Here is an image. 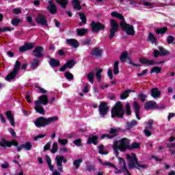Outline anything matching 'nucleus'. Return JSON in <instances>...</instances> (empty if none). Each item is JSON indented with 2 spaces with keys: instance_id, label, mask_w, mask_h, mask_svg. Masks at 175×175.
I'll return each mask as SVG.
<instances>
[{
  "instance_id": "obj_7",
  "label": "nucleus",
  "mask_w": 175,
  "mask_h": 175,
  "mask_svg": "<svg viewBox=\"0 0 175 175\" xmlns=\"http://www.w3.org/2000/svg\"><path fill=\"white\" fill-rule=\"evenodd\" d=\"M90 27L92 28V32L94 33H98L100 31H105L106 25L102 24L100 22H95L94 21L90 23Z\"/></svg>"
},
{
  "instance_id": "obj_15",
  "label": "nucleus",
  "mask_w": 175,
  "mask_h": 175,
  "mask_svg": "<svg viewBox=\"0 0 175 175\" xmlns=\"http://www.w3.org/2000/svg\"><path fill=\"white\" fill-rule=\"evenodd\" d=\"M34 103L43 105L44 106H47L49 105V96L41 95L38 97V100H36Z\"/></svg>"
},
{
  "instance_id": "obj_50",
  "label": "nucleus",
  "mask_w": 175,
  "mask_h": 175,
  "mask_svg": "<svg viewBox=\"0 0 175 175\" xmlns=\"http://www.w3.org/2000/svg\"><path fill=\"white\" fill-rule=\"evenodd\" d=\"M167 146L170 148V151H171V154H172V155H175V144H169Z\"/></svg>"
},
{
  "instance_id": "obj_56",
  "label": "nucleus",
  "mask_w": 175,
  "mask_h": 175,
  "mask_svg": "<svg viewBox=\"0 0 175 175\" xmlns=\"http://www.w3.org/2000/svg\"><path fill=\"white\" fill-rule=\"evenodd\" d=\"M5 116L8 120H12V118H14V115L12 113V111H7L5 112Z\"/></svg>"
},
{
  "instance_id": "obj_33",
  "label": "nucleus",
  "mask_w": 175,
  "mask_h": 175,
  "mask_svg": "<svg viewBox=\"0 0 175 175\" xmlns=\"http://www.w3.org/2000/svg\"><path fill=\"white\" fill-rule=\"evenodd\" d=\"M167 31H169V29L167 27H163L162 28L155 29V32L157 35H165V33L167 32Z\"/></svg>"
},
{
  "instance_id": "obj_8",
  "label": "nucleus",
  "mask_w": 175,
  "mask_h": 175,
  "mask_svg": "<svg viewBox=\"0 0 175 175\" xmlns=\"http://www.w3.org/2000/svg\"><path fill=\"white\" fill-rule=\"evenodd\" d=\"M44 48L42 46H37L32 51L31 55L34 58H43L44 57Z\"/></svg>"
},
{
  "instance_id": "obj_63",
  "label": "nucleus",
  "mask_w": 175,
  "mask_h": 175,
  "mask_svg": "<svg viewBox=\"0 0 175 175\" xmlns=\"http://www.w3.org/2000/svg\"><path fill=\"white\" fill-rule=\"evenodd\" d=\"M138 98H139L141 102H146V98H147V95L144 94H139L138 95Z\"/></svg>"
},
{
  "instance_id": "obj_26",
  "label": "nucleus",
  "mask_w": 175,
  "mask_h": 175,
  "mask_svg": "<svg viewBox=\"0 0 175 175\" xmlns=\"http://www.w3.org/2000/svg\"><path fill=\"white\" fill-rule=\"evenodd\" d=\"M17 75H18V72L17 71H15L14 70H13L10 73H9L5 77V80H6V81H10V80H13L14 79H15L16 76H17Z\"/></svg>"
},
{
  "instance_id": "obj_55",
  "label": "nucleus",
  "mask_w": 175,
  "mask_h": 175,
  "mask_svg": "<svg viewBox=\"0 0 175 175\" xmlns=\"http://www.w3.org/2000/svg\"><path fill=\"white\" fill-rule=\"evenodd\" d=\"M26 20H27V23H29V24H30V25H31V27L36 26V24H35L33 21L32 20V16H27L26 18Z\"/></svg>"
},
{
  "instance_id": "obj_46",
  "label": "nucleus",
  "mask_w": 175,
  "mask_h": 175,
  "mask_svg": "<svg viewBox=\"0 0 175 175\" xmlns=\"http://www.w3.org/2000/svg\"><path fill=\"white\" fill-rule=\"evenodd\" d=\"M118 129H113V128H111L110 129V131H109V133H110V136H112V139L113 137H116V136H118Z\"/></svg>"
},
{
  "instance_id": "obj_3",
  "label": "nucleus",
  "mask_w": 175,
  "mask_h": 175,
  "mask_svg": "<svg viewBox=\"0 0 175 175\" xmlns=\"http://www.w3.org/2000/svg\"><path fill=\"white\" fill-rule=\"evenodd\" d=\"M55 121H58V117L53 116L46 118L43 116H41L36 120V121L34 122V125H36L37 128H44V126L50 125L51 122H54Z\"/></svg>"
},
{
  "instance_id": "obj_40",
  "label": "nucleus",
  "mask_w": 175,
  "mask_h": 175,
  "mask_svg": "<svg viewBox=\"0 0 175 175\" xmlns=\"http://www.w3.org/2000/svg\"><path fill=\"white\" fill-rule=\"evenodd\" d=\"M140 148V144L137 142H133L129 148V151L131 150H137Z\"/></svg>"
},
{
  "instance_id": "obj_21",
  "label": "nucleus",
  "mask_w": 175,
  "mask_h": 175,
  "mask_svg": "<svg viewBox=\"0 0 175 175\" xmlns=\"http://www.w3.org/2000/svg\"><path fill=\"white\" fill-rule=\"evenodd\" d=\"M49 6L47 8V9L49 13H51V14H55V13H57V5L54 4V1L51 0L49 1Z\"/></svg>"
},
{
  "instance_id": "obj_35",
  "label": "nucleus",
  "mask_w": 175,
  "mask_h": 175,
  "mask_svg": "<svg viewBox=\"0 0 175 175\" xmlns=\"http://www.w3.org/2000/svg\"><path fill=\"white\" fill-rule=\"evenodd\" d=\"M121 146H119L118 142L116 141V142L113 144V151L116 154V157H118L120 155V152H118V150L121 151Z\"/></svg>"
},
{
  "instance_id": "obj_30",
  "label": "nucleus",
  "mask_w": 175,
  "mask_h": 175,
  "mask_svg": "<svg viewBox=\"0 0 175 175\" xmlns=\"http://www.w3.org/2000/svg\"><path fill=\"white\" fill-rule=\"evenodd\" d=\"M56 3L61 6L62 9H66V6L69 3L68 0H55Z\"/></svg>"
},
{
  "instance_id": "obj_58",
  "label": "nucleus",
  "mask_w": 175,
  "mask_h": 175,
  "mask_svg": "<svg viewBox=\"0 0 175 175\" xmlns=\"http://www.w3.org/2000/svg\"><path fill=\"white\" fill-rule=\"evenodd\" d=\"M68 141L66 139H61V138L58 139V143L61 144V146H66V144H68Z\"/></svg>"
},
{
  "instance_id": "obj_25",
  "label": "nucleus",
  "mask_w": 175,
  "mask_h": 175,
  "mask_svg": "<svg viewBox=\"0 0 175 175\" xmlns=\"http://www.w3.org/2000/svg\"><path fill=\"white\" fill-rule=\"evenodd\" d=\"M49 64L52 68H58L61 66V62L57 59L51 58Z\"/></svg>"
},
{
  "instance_id": "obj_38",
  "label": "nucleus",
  "mask_w": 175,
  "mask_h": 175,
  "mask_svg": "<svg viewBox=\"0 0 175 175\" xmlns=\"http://www.w3.org/2000/svg\"><path fill=\"white\" fill-rule=\"evenodd\" d=\"M118 65H120V62L116 60L113 64V75H117L120 73V69L118 68Z\"/></svg>"
},
{
  "instance_id": "obj_17",
  "label": "nucleus",
  "mask_w": 175,
  "mask_h": 175,
  "mask_svg": "<svg viewBox=\"0 0 175 175\" xmlns=\"http://www.w3.org/2000/svg\"><path fill=\"white\" fill-rule=\"evenodd\" d=\"M35 46L33 45V43L32 42H27L25 44V45L21 46L19 48V52L20 53H24L25 51H28V50H32Z\"/></svg>"
},
{
  "instance_id": "obj_52",
  "label": "nucleus",
  "mask_w": 175,
  "mask_h": 175,
  "mask_svg": "<svg viewBox=\"0 0 175 175\" xmlns=\"http://www.w3.org/2000/svg\"><path fill=\"white\" fill-rule=\"evenodd\" d=\"M64 77H66L67 79V80H69L70 81V80H73V79H74V76L70 72H65Z\"/></svg>"
},
{
  "instance_id": "obj_11",
  "label": "nucleus",
  "mask_w": 175,
  "mask_h": 175,
  "mask_svg": "<svg viewBox=\"0 0 175 175\" xmlns=\"http://www.w3.org/2000/svg\"><path fill=\"white\" fill-rule=\"evenodd\" d=\"M109 105L106 102H100V105H98V111L99 115L101 116V117H105L106 114H107L109 111Z\"/></svg>"
},
{
  "instance_id": "obj_18",
  "label": "nucleus",
  "mask_w": 175,
  "mask_h": 175,
  "mask_svg": "<svg viewBox=\"0 0 175 175\" xmlns=\"http://www.w3.org/2000/svg\"><path fill=\"white\" fill-rule=\"evenodd\" d=\"M98 140H99V137H98L97 135L89 136L87 141V144H88V146L91 144H94V146H98Z\"/></svg>"
},
{
  "instance_id": "obj_59",
  "label": "nucleus",
  "mask_w": 175,
  "mask_h": 175,
  "mask_svg": "<svg viewBox=\"0 0 175 175\" xmlns=\"http://www.w3.org/2000/svg\"><path fill=\"white\" fill-rule=\"evenodd\" d=\"M86 170H88V172H95V170H96L95 165H88L86 166Z\"/></svg>"
},
{
  "instance_id": "obj_37",
  "label": "nucleus",
  "mask_w": 175,
  "mask_h": 175,
  "mask_svg": "<svg viewBox=\"0 0 175 175\" xmlns=\"http://www.w3.org/2000/svg\"><path fill=\"white\" fill-rule=\"evenodd\" d=\"M137 125V120H133L131 122H129L126 123V129H132L134 126Z\"/></svg>"
},
{
  "instance_id": "obj_20",
  "label": "nucleus",
  "mask_w": 175,
  "mask_h": 175,
  "mask_svg": "<svg viewBox=\"0 0 175 175\" xmlns=\"http://www.w3.org/2000/svg\"><path fill=\"white\" fill-rule=\"evenodd\" d=\"M55 159L56 160L57 170H59V172H64V167L62 166V161H64V157L57 156L55 158Z\"/></svg>"
},
{
  "instance_id": "obj_1",
  "label": "nucleus",
  "mask_w": 175,
  "mask_h": 175,
  "mask_svg": "<svg viewBox=\"0 0 175 175\" xmlns=\"http://www.w3.org/2000/svg\"><path fill=\"white\" fill-rule=\"evenodd\" d=\"M12 146L16 147L18 152H21L22 150H25L26 151H31L32 149V144L29 142H26L25 144L21 145L18 144V142L13 139L11 141H6L5 138H1L0 141V147L3 148H10Z\"/></svg>"
},
{
  "instance_id": "obj_60",
  "label": "nucleus",
  "mask_w": 175,
  "mask_h": 175,
  "mask_svg": "<svg viewBox=\"0 0 175 175\" xmlns=\"http://www.w3.org/2000/svg\"><path fill=\"white\" fill-rule=\"evenodd\" d=\"M73 144L77 146V147H81V139H77L73 141Z\"/></svg>"
},
{
  "instance_id": "obj_19",
  "label": "nucleus",
  "mask_w": 175,
  "mask_h": 175,
  "mask_svg": "<svg viewBox=\"0 0 175 175\" xmlns=\"http://www.w3.org/2000/svg\"><path fill=\"white\" fill-rule=\"evenodd\" d=\"M66 42L68 46H71L74 49H77V47L80 46V42H79V41L75 38L67 39Z\"/></svg>"
},
{
  "instance_id": "obj_45",
  "label": "nucleus",
  "mask_w": 175,
  "mask_h": 175,
  "mask_svg": "<svg viewBox=\"0 0 175 175\" xmlns=\"http://www.w3.org/2000/svg\"><path fill=\"white\" fill-rule=\"evenodd\" d=\"M103 148H105L103 144H100L98 146V154H100L101 155H107V154H109V152H103Z\"/></svg>"
},
{
  "instance_id": "obj_31",
  "label": "nucleus",
  "mask_w": 175,
  "mask_h": 175,
  "mask_svg": "<svg viewBox=\"0 0 175 175\" xmlns=\"http://www.w3.org/2000/svg\"><path fill=\"white\" fill-rule=\"evenodd\" d=\"M76 32L78 36H84L88 32V29L85 28H78L76 29Z\"/></svg>"
},
{
  "instance_id": "obj_23",
  "label": "nucleus",
  "mask_w": 175,
  "mask_h": 175,
  "mask_svg": "<svg viewBox=\"0 0 175 175\" xmlns=\"http://www.w3.org/2000/svg\"><path fill=\"white\" fill-rule=\"evenodd\" d=\"M133 109L135 113L136 118H137V120H141L142 118H140V116L139 115L140 114V106L136 101L133 103Z\"/></svg>"
},
{
  "instance_id": "obj_57",
  "label": "nucleus",
  "mask_w": 175,
  "mask_h": 175,
  "mask_svg": "<svg viewBox=\"0 0 175 175\" xmlns=\"http://www.w3.org/2000/svg\"><path fill=\"white\" fill-rule=\"evenodd\" d=\"M150 131H152V129H150L145 127V129L144 130V132L146 136H147V137H150V136H151L152 135V133Z\"/></svg>"
},
{
  "instance_id": "obj_62",
  "label": "nucleus",
  "mask_w": 175,
  "mask_h": 175,
  "mask_svg": "<svg viewBox=\"0 0 175 175\" xmlns=\"http://www.w3.org/2000/svg\"><path fill=\"white\" fill-rule=\"evenodd\" d=\"M101 165H103L104 166H111V167H114V169H117V167L113 165L111 162H101Z\"/></svg>"
},
{
  "instance_id": "obj_28",
  "label": "nucleus",
  "mask_w": 175,
  "mask_h": 175,
  "mask_svg": "<svg viewBox=\"0 0 175 175\" xmlns=\"http://www.w3.org/2000/svg\"><path fill=\"white\" fill-rule=\"evenodd\" d=\"M131 92H135V90H126L123 93L120 94V99L121 100H125L126 98L129 97V94Z\"/></svg>"
},
{
  "instance_id": "obj_10",
  "label": "nucleus",
  "mask_w": 175,
  "mask_h": 175,
  "mask_svg": "<svg viewBox=\"0 0 175 175\" xmlns=\"http://www.w3.org/2000/svg\"><path fill=\"white\" fill-rule=\"evenodd\" d=\"M119 143L120 145L118 146L121 147V152H125V151L129 150V143H131V139L128 138H122L120 140H119Z\"/></svg>"
},
{
  "instance_id": "obj_6",
  "label": "nucleus",
  "mask_w": 175,
  "mask_h": 175,
  "mask_svg": "<svg viewBox=\"0 0 175 175\" xmlns=\"http://www.w3.org/2000/svg\"><path fill=\"white\" fill-rule=\"evenodd\" d=\"M109 24L111 29H109V40H111L114 36H116V33L120 31V25L117 23V21L114 19L109 20Z\"/></svg>"
},
{
  "instance_id": "obj_42",
  "label": "nucleus",
  "mask_w": 175,
  "mask_h": 175,
  "mask_svg": "<svg viewBox=\"0 0 175 175\" xmlns=\"http://www.w3.org/2000/svg\"><path fill=\"white\" fill-rule=\"evenodd\" d=\"M103 72V70L102 68H100L96 72V77L98 82H100L102 81V75H102Z\"/></svg>"
},
{
  "instance_id": "obj_16",
  "label": "nucleus",
  "mask_w": 175,
  "mask_h": 175,
  "mask_svg": "<svg viewBox=\"0 0 175 175\" xmlns=\"http://www.w3.org/2000/svg\"><path fill=\"white\" fill-rule=\"evenodd\" d=\"M145 110H150L152 109L155 110V109H158V104L155 101L149 100L144 104Z\"/></svg>"
},
{
  "instance_id": "obj_5",
  "label": "nucleus",
  "mask_w": 175,
  "mask_h": 175,
  "mask_svg": "<svg viewBox=\"0 0 175 175\" xmlns=\"http://www.w3.org/2000/svg\"><path fill=\"white\" fill-rule=\"evenodd\" d=\"M120 28L123 29L129 36H134L135 35V27L133 25L126 23L125 21L120 23Z\"/></svg>"
},
{
  "instance_id": "obj_49",
  "label": "nucleus",
  "mask_w": 175,
  "mask_h": 175,
  "mask_svg": "<svg viewBox=\"0 0 175 175\" xmlns=\"http://www.w3.org/2000/svg\"><path fill=\"white\" fill-rule=\"evenodd\" d=\"M57 151H58V144L57 142H54L52 145L51 152H52V154H55Z\"/></svg>"
},
{
  "instance_id": "obj_43",
  "label": "nucleus",
  "mask_w": 175,
  "mask_h": 175,
  "mask_svg": "<svg viewBox=\"0 0 175 175\" xmlns=\"http://www.w3.org/2000/svg\"><path fill=\"white\" fill-rule=\"evenodd\" d=\"M82 163L83 159H79L73 161V165L75 167V169H79Z\"/></svg>"
},
{
  "instance_id": "obj_12",
  "label": "nucleus",
  "mask_w": 175,
  "mask_h": 175,
  "mask_svg": "<svg viewBox=\"0 0 175 175\" xmlns=\"http://www.w3.org/2000/svg\"><path fill=\"white\" fill-rule=\"evenodd\" d=\"M36 21L37 24L42 25L43 27H49V23H47V18L44 15L42 14H38L36 17Z\"/></svg>"
},
{
  "instance_id": "obj_2",
  "label": "nucleus",
  "mask_w": 175,
  "mask_h": 175,
  "mask_svg": "<svg viewBox=\"0 0 175 175\" xmlns=\"http://www.w3.org/2000/svg\"><path fill=\"white\" fill-rule=\"evenodd\" d=\"M126 159L129 161V169H137L140 170L142 169H147L148 165L139 163V159L136 157V154L132 152L131 155L129 154H126Z\"/></svg>"
},
{
  "instance_id": "obj_22",
  "label": "nucleus",
  "mask_w": 175,
  "mask_h": 175,
  "mask_svg": "<svg viewBox=\"0 0 175 175\" xmlns=\"http://www.w3.org/2000/svg\"><path fill=\"white\" fill-rule=\"evenodd\" d=\"M35 103L34 110L38 113L39 114H42V116L45 114L46 111H44V107L42 106V104Z\"/></svg>"
},
{
  "instance_id": "obj_29",
  "label": "nucleus",
  "mask_w": 175,
  "mask_h": 175,
  "mask_svg": "<svg viewBox=\"0 0 175 175\" xmlns=\"http://www.w3.org/2000/svg\"><path fill=\"white\" fill-rule=\"evenodd\" d=\"M72 5L73 6V9L75 10H81V9H83L81 4H80V1L79 0H72Z\"/></svg>"
},
{
  "instance_id": "obj_34",
  "label": "nucleus",
  "mask_w": 175,
  "mask_h": 175,
  "mask_svg": "<svg viewBox=\"0 0 175 175\" xmlns=\"http://www.w3.org/2000/svg\"><path fill=\"white\" fill-rule=\"evenodd\" d=\"M158 49H159V50H160V55L161 57H165V56L169 55V54H170V51L165 49V48H163V46H159Z\"/></svg>"
},
{
  "instance_id": "obj_41",
  "label": "nucleus",
  "mask_w": 175,
  "mask_h": 175,
  "mask_svg": "<svg viewBox=\"0 0 175 175\" xmlns=\"http://www.w3.org/2000/svg\"><path fill=\"white\" fill-rule=\"evenodd\" d=\"M120 59L122 62H125L126 59H128V51H124L120 57Z\"/></svg>"
},
{
  "instance_id": "obj_14",
  "label": "nucleus",
  "mask_w": 175,
  "mask_h": 175,
  "mask_svg": "<svg viewBox=\"0 0 175 175\" xmlns=\"http://www.w3.org/2000/svg\"><path fill=\"white\" fill-rule=\"evenodd\" d=\"M75 65H76V62L73 59H70L66 62V64L59 69V72H65L67 68L68 69H73V66H75Z\"/></svg>"
},
{
  "instance_id": "obj_4",
  "label": "nucleus",
  "mask_w": 175,
  "mask_h": 175,
  "mask_svg": "<svg viewBox=\"0 0 175 175\" xmlns=\"http://www.w3.org/2000/svg\"><path fill=\"white\" fill-rule=\"evenodd\" d=\"M111 114L112 118H124L125 115V111L122 108V103L121 101H118L115 106L111 109Z\"/></svg>"
},
{
  "instance_id": "obj_13",
  "label": "nucleus",
  "mask_w": 175,
  "mask_h": 175,
  "mask_svg": "<svg viewBox=\"0 0 175 175\" xmlns=\"http://www.w3.org/2000/svg\"><path fill=\"white\" fill-rule=\"evenodd\" d=\"M102 49L100 47H94L92 49V51L90 52V55L92 57H94V58L99 59L102 58Z\"/></svg>"
},
{
  "instance_id": "obj_47",
  "label": "nucleus",
  "mask_w": 175,
  "mask_h": 175,
  "mask_svg": "<svg viewBox=\"0 0 175 175\" xmlns=\"http://www.w3.org/2000/svg\"><path fill=\"white\" fill-rule=\"evenodd\" d=\"M20 68H21V63L20 62V61L16 60L15 62V65L14 66L13 70H15V72H17L18 73Z\"/></svg>"
},
{
  "instance_id": "obj_9",
  "label": "nucleus",
  "mask_w": 175,
  "mask_h": 175,
  "mask_svg": "<svg viewBox=\"0 0 175 175\" xmlns=\"http://www.w3.org/2000/svg\"><path fill=\"white\" fill-rule=\"evenodd\" d=\"M139 62L142 64V65H147L148 66H151L152 65H161V64H165V62H155L153 59H148L144 57L139 58Z\"/></svg>"
},
{
  "instance_id": "obj_27",
  "label": "nucleus",
  "mask_w": 175,
  "mask_h": 175,
  "mask_svg": "<svg viewBox=\"0 0 175 175\" xmlns=\"http://www.w3.org/2000/svg\"><path fill=\"white\" fill-rule=\"evenodd\" d=\"M150 95L152 98H159L161 96V91H159L158 88H152Z\"/></svg>"
},
{
  "instance_id": "obj_32",
  "label": "nucleus",
  "mask_w": 175,
  "mask_h": 175,
  "mask_svg": "<svg viewBox=\"0 0 175 175\" xmlns=\"http://www.w3.org/2000/svg\"><path fill=\"white\" fill-rule=\"evenodd\" d=\"M111 16L112 17H115V18H119V20H122V21H125V18L124 16L117 12H112L111 13Z\"/></svg>"
},
{
  "instance_id": "obj_24",
  "label": "nucleus",
  "mask_w": 175,
  "mask_h": 175,
  "mask_svg": "<svg viewBox=\"0 0 175 175\" xmlns=\"http://www.w3.org/2000/svg\"><path fill=\"white\" fill-rule=\"evenodd\" d=\"M40 65V60H39L37 58L33 59V60L30 62L31 69H32L33 70L38 69Z\"/></svg>"
},
{
  "instance_id": "obj_64",
  "label": "nucleus",
  "mask_w": 175,
  "mask_h": 175,
  "mask_svg": "<svg viewBox=\"0 0 175 175\" xmlns=\"http://www.w3.org/2000/svg\"><path fill=\"white\" fill-rule=\"evenodd\" d=\"M148 72V69L143 70L142 72L137 74V76L138 77H142V76H146Z\"/></svg>"
},
{
  "instance_id": "obj_53",
  "label": "nucleus",
  "mask_w": 175,
  "mask_h": 175,
  "mask_svg": "<svg viewBox=\"0 0 175 175\" xmlns=\"http://www.w3.org/2000/svg\"><path fill=\"white\" fill-rule=\"evenodd\" d=\"M13 29H14V28H12L10 27H4L3 28H0V33L2 32H8V31H13Z\"/></svg>"
},
{
  "instance_id": "obj_39",
  "label": "nucleus",
  "mask_w": 175,
  "mask_h": 175,
  "mask_svg": "<svg viewBox=\"0 0 175 175\" xmlns=\"http://www.w3.org/2000/svg\"><path fill=\"white\" fill-rule=\"evenodd\" d=\"M79 18L81 21L83 25L87 24V16H85V14L83 12H79Z\"/></svg>"
},
{
  "instance_id": "obj_61",
  "label": "nucleus",
  "mask_w": 175,
  "mask_h": 175,
  "mask_svg": "<svg viewBox=\"0 0 175 175\" xmlns=\"http://www.w3.org/2000/svg\"><path fill=\"white\" fill-rule=\"evenodd\" d=\"M174 42V37L173 36H168L167 37V42L168 44H172Z\"/></svg>"
},
{
  "instance_id": "obj_54",
  "label": "nucleus",
  "mask_w": 175,
  "mask_h": 175,
  "mask_svg": "<svg viewBox=\"0 0 175 175\" xmlns=\"http://www.w3.org/2000/svg\"><path fill=\"white\" fill-rule=\"evenodd\" d=\"M126 113L127 116H131V114H132V111L131 110V105H129V103L126 104Z\"/></svg>"
},
{
  "instance_id": "obj_51",
  "label": "nucleus",
  "mask_w": 175,
  "mask_h": 175,
  "mask_svg": "<svg viewBox=\"0 0 175 175\" xmlns=\"http://www.w3.org/2000/svg\"><path fill=\"white\" fill-rule=\"evenodd\" d=\"M148 39L150 42H151V43H155V42H157V38L152 33H149Z\"/></svg>"
},
{
  "instance_id": "obj_36",
  "label": "nucleus",
  "mask_w": 175,
  "mask_h": 175,
  "mask_svg": "<svg viewBox=\"0 0 175 175\" xmlns=\"http://www.w3.org/2000/svg\"><path fill=\"white\" fill-rule=\"evenodd\" d=\"M88 80L90 84H94V79H95V72L91 71L87 75Z\"/></svg>"
},
{
  "instance_id": "obj_48",
  "label": "nucleus",
  "mask_w": 175,
  "mask_h": 175,
  "mask_svg": "<svg viewBox=\"0 0 175 175\" xmlns=\"http://www.w3.org/2000/svg\"><path fill=\"white\" fill-rule=\"evenodd\" d=\"M21 23V20L18 18H14L11 21V24L14 25V27H18V25Z\"/></svg>"
},
{
  "instance_id": "obj_44",
  "label": "nucleus",
  "mask_w": 175,
  "mask_h": 175,
  "mask_svg": "<svg viewBox=\"0 0 175 175\" xmlns=\"http://www.w3.org/2000/svg\"><path fill=\"white\" fill-rule=\"evenodd\" d=\"M161 72H162V68L158 67V66L153 67L150 70V73L151 74H152V73L159 74V73H161Z\"/></svg>"
}]
</instances>
